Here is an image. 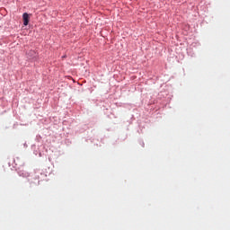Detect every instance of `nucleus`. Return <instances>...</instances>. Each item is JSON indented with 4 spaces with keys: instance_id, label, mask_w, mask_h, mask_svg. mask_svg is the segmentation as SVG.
Returning a JSON list of instances; mask_svg holds the SVG:
<instances>
[{
    "instance_id": "obj_1",
    "label": "nucleus",
    "mask_w": 230,
    "mask_h": 230,
    "mask_svg": "<svg viewBox=\"0 0 230 230\" xmlns=\"http://www.w3.org/2000/svg\"><path fill=\"white\" fill-rule=\"evenodd\" d=\"M22 19L24 26H28V24L30 23V15L28 14V13H24L22 14Z\"/></svg>"
},
{
    "instance_id": "obj_2",
    "label": "nucleus",
    "mask_w": 230,
    "mask_h": 230,
    "mask_svg": "<svg viewBox=\"0 0 230 230\" xmlns=\"http://www.w3.org/2000/svg\"><path fill=\"white\" fill-rule=\"evenodd\" d=\"M29 58H33L34 57H37V53L34 51V50H30L28 53H27Z\"/></svg>"
}]
</instances>
